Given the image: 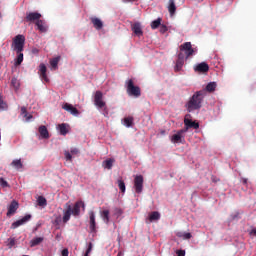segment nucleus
I'll use <instances>...</instances> for the list:
<instances>
[{
	"mask_svg": "<svg viewBox=\"0 0 256 256\" xmlns=\"http://www.w3.org/2000/svg\"><path fill=\"white\" fill-rule=\"evenodd\" d=\"M206 95L207 93L205 90L195 92L185 105L188 113L201 109V107H203V100L205 99Z\"/></svg>",
	"mask_w": 256,
	"mask_h": 256,
	"instance_id": "obj_1",
	"label": "nucleus"
},
{
	"mask_svg": "<svg viewBox=\"0 0 256 256\" xmlns=\"http://www.w3.org/2000/svg\"><path fill=\"white\" fill-rule=\"evenodd\" d=\"M81 208L85 211V202L77 201L73 207L71 204H66V211H64L63 223H67L71 219V215L74 217H79L81 215Z\"/></svg>",
	"mask_w": 256,
	"mask_h": 256,
	"instance_id": "obj_2",
	"label": "nucleus"
},
{
	"mask_svg": "<svg viewBox=\"0 0 256 256\" xmlns=\"http://www.w3.org/2000/svg\"><path fill=\"white\" fill-rule=\"evenodd\" d=\"M12 49L16 53H23L25 49V35L18 34L12 39Z\"/></svg>",
	"mask_w": 256,
	"mask_h": 256,
	"instance_id": "obj_3",
	"label": "nucleus"
},
{
	"mask_svg": "<svg viewBox=\"0 0 256 256\" xmlns=\"http://www.w3.org/2000/svg\"><path fill=\"white\" fill-rule=\"evenodd\" d=\"M125 88L130 97H141V88L135 85L133 79L125 81Z\"/></svg>",
	"mask_w": 256,
	"mask_h": 256,
	"instance_id": "obj_4",
	"label": "nucleus"
},
{
	"mask_svg": "<svg viewBox=\"0 0 256 256\" xmlns=\"http://www.w3.org/2000/svg\"><path fill=\"white\" fill-rule=\"evenodd\" d=\"M184 125L185 127L182 130L186 133L189 131V129H199V123L191 120V114H187L184 117Z\"/></svg>",
	"mask_w": 256,
	"mask_h": 256,
	"instance_id": "obj_5",
	"label": "nucleus"
},
{
	"mask_svg": "<svg viewBox=\"0 0 256 256\" xmlns=\"http://www.w3.org/2000/svg\"><path fill=\"white\" fill-rule=\"evenodd\" d=\"M94 105L98 109H107V103L103 101V92L101 91H96L94 95Z\"/></svg>",
	"mask_w": 256,
	"mask_h": 256,
	"instance_id": "obj_6",
	"label": "nucleus"
},
{
	"mask_svg": "<svg viewBox=\"0 0 256 256\" xmlns=\"http://www.w3.org/2000/svg\"><path fill=\"white\" fill-rule=\"evenodd\" d=\"M180 51H184L186 59H189V57L195 55L196 50L191 45V42H185L184 44L180 45Z\"/></svg>",
	"mask_w": 256,
	"mask_h": 256,
	"instance_id": "obj_7",
	"label": "nucleus"
},
{
	"mask_svg": "<svg viewBox=\"0 0 256 256\" xmlns=\"http://www.w3.org/2000/svg\"><path fill=\"white\" fill-rule=\"evenodd\" d=\"M41 13L39 12H29L26 13L25 21L27 23H37V21L41 20Z\"/></svg>",
	"mask_w": 256,
	"mask_h": 256,
	"instance_id": "obj_8",
	"label": "nucleus"
},
{
	"mask_svg": "<svg viewBox=\"0 0 256 256\" xmlns=\"http://www.w3.org/2000/svg\"><path fill=\"white\" fill-rule=\"evenodd\" d=\"M143 181V175H136L134 178V189L138 194L143 193Z\"/></svg>",
	"mask_w": 256,
	"mask_h": 256,
	"instance_id": "obj_9",
	"label": "nucleus"
},
{
	"mask_svg": "<svg viewBox=\"0 0 256 256\" xmlns=\"http://www.w3.org/2000/svg\"><path fill=\"white\" fill-rule=\"evenodd\" d=\"M185 133L187 132L183 129L177 131L176 134L172 135L171 141L173 143H185Z\"/></svg>",
	"mask_w": 256,
	"mask_h": 256,
	"instance_id": "obj_10",
	"label": "nucleus"
},
{
	"mask_svg": "<svg viewBox=\"0 0 256 256\" xmlns=\"http://www.w3.org/2000/svg\"><path fill=\"white\" fill-rule=\"evenodd\" d=\"M89 229L90 233H97V222L95 221V212L93 210L89 211Z\"/></svg>",
	"mask_w": 256,
	"mask_h": 256,
	"instance_id": "obj_11",
	"label": "nucleus"
},
{
	"mask_svg": "<svg viewBox=\"0 0 256 256\" xmlns=\"http://www.w3.org/2000/svg\"><path fill=\"white\" fill-rule=\"evenodd\" d=\"M28 221H31V214L25 215L20 220L15 221L11 225V229H17V227H21V225H25Z\"/></svg>",
	"mask_w": 256,
	"mask_h": 256,
	"instance_id": "obj_12",
	"label": "nucleus"
},
{
	"mask_svg": "<svg viewBox=\"0 0 256 256\" xmlns=\"http://www.w3.org/2000/svg\"><path fill=\"white\" fill-rule=\"evenodd\" d=\"M131 29L136 37H143V27L140 22H135L131 25Z\"/></svg>",
	"mask_w": 256,
	"mask_h": 256,
	"instance_id": "obj_13",
	"label": "nucleus"
},
{
	"mask_svg": "<svg viewBox=\"0 0 256 256\" xmlns=\"http://www.w3.org/2000/svg\"><path fill=\"white\" fill-rule=\"evenodd\" d=\"M17 209H19V202L13 200L8 206L7 217H11V215H15V213H17Z\"/></svg>",
	"mask_w": 256,
	"mask_h": 256,
	"instance_id": "obj_14",
	"label": "nucleus"
},
{
	"mask_svg": "<svg viewBox=\"0 0 256 256\" xmlns=\"http://www.w3.org/2000/svg\"><path fill=\"white\" fill-rule=\"evenodd\" d=\"M62 109H64V111H67L71 115H74V117H77V115H79V110L75 108L72 104L65 103L62 106Z\"/></svg>",
	"mask_w": 256,
	"mask_h": 256,
	"instance_id": "obj_15",
	"label": "nucleus"
},
{
	"mask_svg": "<svg viewBox=\"0 0 256 256\" xmlns=\"http://www.w3.org/2000/svg\"><path fill=\"white\" fill-rule=\"evenodd\" d=\"M73 155H79V148H71L70 152L64 151V157L70 163L73 161Z\"/></svg>",
	"mask_w": 256,
	"mask_h": 256,
	"instance_id": "obj_16",
	"label": "nucleus"
},
{
	"mask_svg": "<svg viewBox=\"0 0 256 256\" xmlns=\"http://www.w3.org/2000/svg\"><path fill=\"white\" fill-rule=\"evenodd\" d=\"M35 25L40 33H47V31L49 30V26L47 25V22H45V20L40 19L35 22Z\"/></svg>",
	"mask_w": 256,
	"mask_h": 256,
	"instance_id": "obj_17",
	"label": "nucleus"
},
{
	"mask_svg": "<svg viewBox=\"0 0 256 256\" xmlns=\"http://www.w3.org/2000/svg\"><path fill=\"white\" fill-rule=\"evenodd\" d=\"M194 71L196 73H207L209 71V64L206 62L199 63L194 67Z\"/></svg>",
	"mask_w": 256,
	"mask_h": 256,
	"instance_id": "obj_18",
	"label": "nucleus"
},
{
	"mask_svg": "<svg viewBox=\"0 0 256 256\" xmlns=\"http://www.w3.org/2000/svg\"><path fill=\"white\" fill-rule=\"evenodd\" d=\"M90 21H91L93 27L95 29H97V31H101V29H103V21H101V19H99L97 17H91Z\"/></svg>",
	"mask_w": 256,
	"mask_h": 256,
	"instance_id": "obj_19",
	"label": "nucleus"
},
{
	"mask_svg": "<svg viewBox=\"0 0 256 256\" xmlns=\"http://www.w3.org/2000/svg\"><path fill=\"white\" fill-rule=\"evenodd\" d=\"M39 71L41 79L46 82L49 81V78H47V66H45V64H40Z\"/></svg>",
	"mask_w": 256,
	"mask_h": 256,
	"instance_id": "obj_20",
	"label": "nucleus"
},
{
	"mask_svg": "<svg viewBox=\"0 0 256 256\" xmlns=\"http://www.w3.org/2000/svg\"><path fill=\"white\" fill-rule=\"evenodd\" d=\"M40 136L42 139H49V130H47V126L42 125L38 128Z\"/></svg>",
	"mask_w": 256,
	"mask_h": 256,
	"instance_id": "obj_21",
	"label": "nucleus"
},
{
	"mask_svg": "<svg viewBox=\"0 0 256 256\" xmlns=\"http://www.w3.org/2000/svg\"><path fill=\"white\" fill-rule=\"evenodd\" d=\"M159 219H161V214L158 211H154L148 216V221H150V223H153V221H159Z\"/></svg>",
	"mask_w": 256,
	"mask_h": 256,
	"instance_id": "obj_22",
	"label": "nucleus"
},
{
	"mask_svg": "<svg viewBox=\"0 0 256 256\" xmlns=\"http://www.w3.org/2000/svg\"><path fill=\"white\" fill-rule=\"evenodd\" d=\"M168 11H169L171 17H173V15H175V13L177 11V6H175V0H169Z\"/></svg>",
	"mask_w": 256,
	"mask_h": 256,
	"instance_id": "obj_23",
	"label": "nucleus"
},
{
	"mask_svg": "<svg viewBox=\"0 0 256 256\" xmlns=\"http://www.w3.org/2000/svg\"><path fill=\"white\" fill-rule=\"evenodd\" d=\"M114 163H115V159L109 158V159L103 161L102 165H103L104 169L111 170V169H113Z\"/></svg>",
	"mask_w": 256,
	"mask_h": 256,
	"instance_id": "obj_24",
	"label": "nucleus"
},
{
	"mask_svg": "<svg viewBox=\"0 0 256 256\" xmlns=\"http://www.w3.org/2000/svg\"><path fill=\"white\" fill-rule=\"evenodd\" d=\"M217 89V83L216 82H210L206 85L205 93H214V91Z\"/></svg>",
	"mask_w": 256,
	"mask_h": 256,
	"instance_id": "obj_25",
	"label": "nucleus"
},
{
	"mask_svg": "<svg viewBox=\"0 0 256 256\" xmlns=\"http://www.w3.org/2000/svg\"><path fill=\"white\" fill-rule=\"evenodd\" d=\"M60 135H67L69 133V126L66 123L58 125Z\"/></svg>",
	"mask_w": 256,
	"mask_h": 256,
	"instance_id": "obj_26",
	"label": "nucleus"
},
{
	"mask_svg": "<svg viewBox=\"0 0 256 256\" xmlns=\"http://www.w3.org/2000/svg\"><path fill=\"white\" fill-rule=\"evenodd\" d=\"M21 115L24 117L26 121H31L33 119V115L27 113V107H21Z\"/></svg>",
	"mask_w": 256,
	"mask_h": 256,
	"instance_id": "obj_27",
	"label": "nucleus"
},
{
	"mask_svg": "<svg viewBox=\"0 0 256 256\" xmlns=\"http://www.w3.org/2000/svg\"><path fill=\"white\" fill-rule=\"evenodd\" d=\"M43 237H36L30 241V247H37V245H41L43 243Z\"/></svg>",
	"mask_w": 256,
	"mask_h": 256,
	"instance_id": "obj_28",
	"label": "nucleus"
},
{
	"mask_svg": "<svg viewBox=\"0 0 256 256\" xmlns=\"http://www.w3.org/2000/svg\"><path fill=\"white\" fill-rule=\"evenodd\" d=\"M100 217L102 218L104 223H106V225H108V223H109V210L100 211Z\"/></svg>",
	"mask_w": 256,
	"mask_h": 256,
	"instance_id": "obj_29",
	"label": "nucleus"
},
{
	"mask_svg": "<svg viewBox=\"0 0 256 256\" xmlns=\"http://www.w3.org/2000/svg\"><path fill=\"white\" fill-rule=\"evenodd\" d=\"M59 61H61V56H57L50 60V65H51L52 69H57V67L59 65Z\"/></svg>",
	"mask_w": 256,
	"mask_h": 256,
	"instance_id": "obj_30",
	"label": "nucleus"
},
{
	"mask_svg": "<svg viewBox=\"0 0 256 256\" xmlns=\"http://www.w3.org/2000/svg\"><path fill=\"white\" fill-rule=\"evenodd\" d=\"M161 21H163V19L158 18L154 21L151 22V29H159V27H161Z\"/></svg>",
	"mask_w": 256,
	"mask_h": 256,
	"instance_id": "obj_31",
	"label": "nucleus"
},
{
	"mask_svg": "<svg viewBox=\"0 0 256 256\" xmlns=\"http://www.w3.org/2000/svg\"><path fill=\"white\" fill-rule=\"evenodd\" d=\"M21 84L19 83V80L16 77H13L11 80V87L15 89V91H18Z\"/></svg>",
	"mask_w": 256,
	"mask_h": 256,
	"instance_id": "obj_32",
	"label": "nucleus"
},
{
	"mask_svg": "<svg viewBox=\"0 0 256 256\" xmlns=\"http://www.w3.org/2000/svg\"><path fill=\"white\" fill-rule=\"evenodd\" d=\"M177 237H180V239H191L193 235H191L189 232H178Z\"/></svg>",
	"mask_w": 256,
	"mask_h": 256,
	"instance_id": "obj_33",
	"label": "nucleus"
},
{
	"mask_svg": "<svg viewBox=\"0 0 256 256\" xmlns=\"http://www.w3.org/2000/svg\"><path fill=\"white\" fill-rule=\"evenodd\" d=\"M12 167H15V169H23V163L21 160H13L11 163Z\"/></svg>",
	"mask_w": 256,
	"mask_h": 256,
	"instance_id": "obj_34",
	"label": "nucleus"
},
{
	"mask_svg": "<svg viewBox=\"0 0 256 256\" xmlns=\"http://www.w3.org/2000/svg\"><path fill=\"white\" fill-rule=\"evenodd\" d=\"M37 203L39 207H45L47 205V199H45V197L43 196H39L37 199Z\"/></svg>",
	"mask_w": 256,
	"mask_h": 256,
	"instance_id": "obj_35",
	"label": "nucleus"
},
{
	"mask_svg": "<svg viewBox=\"0 0 256 256\" xmlns=\"http://www.w3.org/2000/svg\"><path fill=\"white\" fill-rule=\"evenodd\" d=\"M185 64V60H177L176 61V66H175V71H181L183 69V65Z\"/></svg>",
	"mask_w": 256,
	"mask_h": 256,
	"instance_id": "obj_36",
	"label": "nucleus"
},
{
	"mask_svg": "<svg viewBox=\"0 0 256 256\" xmlns=\"http://www.w3.org/2000/svg\"><path fill=\"white\" fill-rule=\"evenodd\" d=\"M117 183H118V187H119L121 193H125L126 187H125V182L123 181V179H119L117 181Z\"/></svg>",
	"mask_w": 256,
	"mask_h": 256,
	"instance_id": "obj_37",
	"label": "nucleus"
},
{
	"mask_svg": "<svg viewBox=\"0 0 256 256\" xmlns=\"http://www.w3.org/2000/svg\"><path fill=\"white\" fill-rule=\"evenodd\" d=\"M0 187H2V189H7L11 187V185H9V182H7V180L4 178H0Z\"/></svg>",
	"mask_w": 256,
	"mask_h": 256,
	"instance_id": "obj_38",
	"label": "nucleus"
},
{
	"mask_svg": "<svg viewBox=\"0 0 256 256\" xmlns=\"http://www.w3.org/2000/svg\"><path fill=\"white\" fill-rule=\"evenodd\" d=\"M124 125L126 127H132V125H133V117H126V118H124Z\"/></svg>",
	"mask_w": 256,
	"mask_h": 256,
	"instance_id": "obj_39",
	"label": "nucleus"
},
{
	"mask_svg": "<svg viewBox=\"0 0 256 256\" xmlns=\"http://www.w3.org/2000/svg\"><path fill=\"white\" fill-rule=\"evenodd\" d=\"M15 243H16L15 238H8V240H7V247L9 249H13V247H15Z\"/></svg>",
	"mask_w": 256,
	"mask_h": 256,
	"instance_id": "obj_40",
	"label": "nucleus"
},
{
	"mask_svg": "<svg viewBox=\"0 0 256 256\" xmlns=\"http://www.w3.org/2000/svg\"><path fill=\"white\" fill-rule=\"evenodd\" d=\"M17 59H16V61H15V65L17 66V65H21L22 63H23V54H22V52H20V53H17Z\"/></svg>",
	"mask_w": 256,
	"mask_h": 256,
	"instance_id": "obj_41",
	"label": "nucleus"
},
{
	"mask_svg": "<svg viewBox=\"0 0 256 256\" xmlns=\"http://www.w3.org/2000/svg\"><path fill=\"white\" fill-rule=\"evenodd\" d=\"M7 109V103L3 101V98L0 97V111H5Z\"/></svg>",
	"mask_w": 256,
	"mask_h": 256,
	"instance_id": "obj_42",
	"label": "nucleus"
},
{
	"mask_svg": "<svg viewBox=\"0 0 256 256\" xmlns=\"http://www.w3.org/2000/svg\"><path fill=\"white\" fill-rule=\"evenodd\" d=\"M168 28L165 25H160V33H167Z\"/></svg>",
	"mask_w": 256,
	"mask_h": 256,
	"instance_id": "obj_43",
	"label": "nucleus"
},
{
	"mask_svg": "<svg viewBox=\"0 0 256 256\" xmlns=\"http://www.w3.org/2000/svg\"><path fill=\"white\" fill-rule=\"evenodd\" d=\"M91 251H93V243H89L88 244V248H87V250H86V253H91Z\"/></svg>",
	"mask_w": 256,
	"mask_h": 256,
	"instance_id": "obj_44",
	"label": "nucleus"
},
{
	"mask_svg": "<svg viewBox=\"0 0 256 256\" xmlns=\"http://www.w3.org/2000/svg\"><path fill=\"white\" fill-rule=\"evenodd\" d=\"M178 60H180V61H185V54H183L182 52H180V53L178 54Z\"/></svg>",
	"mask_w": 256,
	"mask_h": 256,
	"instance_id": "obj_45",
	"label": "nucleus"
},
{
	"mask_svg": "<svg viewBox=\"0 0 256 256\" xmlns=\"http://www.w3.org/2000/svg\"><path fill=\"white\" fill-rule=\"evenodd\" d=\"M61 255L62 256H69V249H67V248L63 249L62 252H61Z\"/></svg>",
	"mask_w": 256,
	"mask_h": 256,
	"instance_id": "obj_46",
	"label": "nucleus"
},
{
	"mask_svg": "<svg viewBox=\"0 0 256 256\" xmlns=\"http://www.w3.org/2000/svg\"><path fill=\"white\" fill-rule=\"evenodd\" d=\"M177 256H185V250H176Z\"/></svg>",
	"mask_w": 256,
	"mask_h": 256,
	"instance_id": "obj_47",
	"label": "nucleus"
},
{
	"mask_svg": "<svg viewBox=\"0 0 256 256\" xmlns=\"http://www.w3.org/2000/svg\"><path fill=\"white\" fill-rule=\"evenodd\" d=\"M32 53H33L34 55H37V53H39V49L33 48V49H32Z\"/></svg>",
	"mask_w": 256,
	"mask_h": 256,
	"instance_id": "obj_48",
	"label": "nucleus"
},
{
	"mask_svg": "<svg viewBox=\"0 0 256 256\" xmlns=\"http://www.w3.org/2000/svg\"><path fill=\"white\" fill-rule=\"evenodd\" d=\"M250 235H254V237H256V229L251 230Z\"/></svg>",
	"mask_w": 256,
	"mask_h": 256,
	"instance_id": "obj_49",
	"label": "nucleus"
},
{
	"mask_svg": "<svg viewBox=\"0 0 256 256\" xmlns=\"http://www.w3.org/2000/svg\"><path fill=\"white\" fill-rule=\"evenodd\" d=\"M126 3H133L135 1H138V0H124Z\"/></svg>",
	"mask_w": 256,
	"mask_h": 256,
	"instance_id": "obj_50",
	"label": "nucleus"
},
{
	"mask_svg": "<svg viewBox=\"0 0 256 256\" xmlns=\"http://www.w3.org/2000/svg\"><path fill=\"white\" fill-rule=\"evenodd\" d=\"M242 182H243L244 185H247V179L246 178H243Z\"/></svg>",
	"mask_w": 256,
	"mask_h": 256,
	"instance_id": "obj_51",
	"label": "nucleus"
},
{
	"mask_svg": "<svg viewBox=\"0 0 256 256\" xmlns=\"http://www.w3.org/2000/svg\"><path fill=\"white\" fill-rule=\"evenodd\" d=\"M84 256H89V253L86 252V253L84 254Z\"/></svg>",
	"mask_w": 256,
	"mask_h": 256,
	"instance_id": "obj_52",
	"label": "nucleus"
},
{
	"mask_svg": "<svg viewBox=\"0 0 256 256\" xmlns=\"http://www.w3.org/2000/svg\"><path fill=\"white\" fill-rule=\"evenodd\" d=\"M0 140H1V134H0Z\"/></svg>",
	"mask_w": 256,
	"mask_h": 256,
	"instance_id": "obj_53",
	"label": "nucleus"
}]
</instances>
